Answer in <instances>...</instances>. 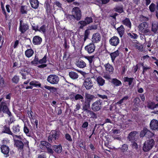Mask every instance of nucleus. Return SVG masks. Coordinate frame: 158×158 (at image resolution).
Masks as SVG:
<instances>
[{
  "instance_id": "obj_5",
  "label": "nucleus",
  "mask_w": 158,
  "mask_h": 158,
  "mask_svg": "<svg viewBox=\"0 0 158 158\" xmlns=\"http://www.w3.org/2000/svg\"><path fill=\"white\" fill-rule=\"evenodd\" d=\"M60 135V132L58 131H52L50 133V135L48 137V141L50 143H52V141L58 139Z\"/></svg>"
},
{
  "instance_id": "obj_63",
  "label": "nucleus",
  "mask_w": 158,
  "mask_h": 158,
  "mask_svg": "<svg viewBox=\"0 0 158 158\" xmlns=\"http://www.w3.org/2000/svg\"><path fill=\"white\" fill-rule=\"evenodd\" d=\"M75 108L74 110L75 112L79 110L81 108V106L80 104L79 103H77L75 106Z\"/></svg>"
},
{
  "instance_id": "obj_29",
  "label": "nucleus",
  "mask_w": 158,
  "mask_h": 158,
  "mask_svg": "<svg viewBox=\"0 0 158 158\" xmlns=\"http://www.w3.org/2000/svg\"><path fill=\"white\" fill-rule=\"evenodd\" d=\"M119 54V52L118 50H116L113 52H112L110 54L112 61L113 62H114L115 58L118 56Z\"/></svg>"
},
{
  "instance_id": "obj_24",
  "label": "nucleus",
  "mask_w": 158,
  "mask_h": 158,
  "mask_svg": "<svg viewBox=\"0 0 158 158\" xmlns=\"http://www.w3.org/2000/svg\"><path fill=\"white\" fill-rule=\"evenodd\" d=\"M30 3L32 8L36 9L39 6V2L38 0H30Z\"/></svg>"
},
{
  "instance_id": "obj_2",
  "label": "nucleus",
  "mask_w": 158,
  "mask_h": 158,
  "mask_svg": "<svg viewBox=\"0 0 158 158\" xmlns=\"http://www.w3.org/2000/svg\"><path fill=\"white\" fill-rule=\"evenodd\" d=\"M148 27V24L146 22H143L139 25L138 30L145 35H149L151 31Z\"/></svg>"
},
{
  "instance_id": "obj_49",
  "label": "nucleus",
  "mask_w": 158,
  "mask_h": 158,
  "mask_svg": "<svg viewBox=\"0 0 158 158\" xmlns=\"http://www.w3.org/2000/svg\"><path fill=\"white\" fill-rule=\"evenodd\" d=\"M120 149L122 152H124L127 151L128 149V146L126 144H124L122 145Z\"/></svg>"
},
{
  "instance_id": "obj_30",
  "label": "nucleus",
  "mask_w": 158,
  "mask_h": 158,
  "mask_svg": "<svg viewBox=\"0 0 158 158\" xmlns=\"http://www.w3.org/2000/svg\"><path fill=\"white\" fill-rule=\"evenodd\" d=\"M137 133L136 131H134L130 133L128 137L129 140L131 141H133L135 139V137Z\"/></svg>"
},
{
  "instance_id": "obj_21",
  "label": "nucleus",
  "mask_w": 158,
  "mask_h": 158,
  "mask_svg": "<svg viewBox=\"0 0 158 158\" xmlns=\"http://www.w3.org/2000/svg\"><path fill=\"white\" fill-rule=\"evenodd\" d=\"M42 41V38L38 36L34 37L33 40V43L35 45H39Z\"/></svg>"
},
{
  "instance_id": "obj_44",
  "label": "nucleus",
  "mask_w": 158,
  "mask_h": 158,
  "mask_svg": "<svg viewBox=\"0 0 158 158\" xmlns=\"http://www.w3.org/2000/svg\"><path fill=\"white\" fill-rule=\"evenodd\" d=\"M23 131L27 136L29 137L31 136V133L29 132V129L25 125L24 126Z\"/></svg>"
},
{
  "instance_id": "obj_60",
  "label": "nucleus",
  "mask_w": 158,
  "mask_h": 158,
  "mask_svg": "<svg viewBox=\"0 0 158 158\" xmlns=\"http://www.w3.org/2000/svg\"><path fill=\"white\" fill-rule=\"evenodd\" d=\"M44 87L46 89H47L48 90H50V91H51V90H55L56 89L53 87L50 86H47V85H45L44 86Z\"/></svg>"
},
{
  "instance_id": "obj_45",
  "label": "nucleus",
  "mask_w": 158,
  "mask_h": 158,
  "mask_svg": "<svg viewBox=\"0 0 158 158\" xmlns=\"http://www.w3.org/2000/svg\"><path fill=\"white\" fill-rule=\"evenodd\" d=\"M129 97L128 96H126L124 97L122 99H121L116 103L117 105H121L122 103L125 102L128 99Z\"/></svg>"
},
{
  "instance_id": "obj_26",
  "label": "nucleus",
  "mask_w": 158,
  "mask_h": 158,
  "mask_svg": "<svg viewBox=\"0 0 158 158\" xmlns=\"http://www.w3.org/2000/svg\"><path fill=\"white\" fill-rule=\"evenodd\" d=\"M111 82L115 86H118L121 85V82L116 78H113L111 79Z\"/></svg>"
},
{
  "instance_id": "obj_25",
  "label": "nucleus",
  "mask_w": 158,
  "mask_h": 158,
  "mask_svg": "<svg viewBox=\"0 0 158 158\" xmlns=\"http://www.w3.org/2000/svg\"><path fill=\"white\" fill-rule=\"evenodd\" d=\"M85 99L87 101V102H89L90 103L92 100L95 98V97L94 95H91L87 93H85Z\"/></svg>"
},
{
  "instance_id": "obj_16",
  "label": "nucleus",
  "mask_w": 158,
  "mask_h": 158,
  "mask_svg": "<svg viewBox=\"0 0 158 158\" xmlns=\"http://www.w3.org/2000/svg\"><path fill=\"white\" fill-rule=\"evenodd\" d=\"M39 147L40 148L43 150L46 148L47 150L51 148V144L47 141H42L39 145Z\"/></svg>"
},
{
  "instance_id": "obj_14",
  "label": "nucleus",
  "mask_w": 158,
  "mask_h": 158,
  "mask_svg": "<svg viewBox=\"0 0 158 158\" xmlns=\"http://www.w3.org/2000/svg\"><path fill=\"white\" fill-rule=\"evenodd\" d=\"M1 152L6 157L9 156V153L10 151L9 147L6 145H3L1 147Z\"/></svg>"
},
{
  "instance_id": "obj_32",
  "label": "nucleus",
  "mask_w": 158,
  "mask_h": 158,
  "mask_svg": "<svg viewBox=\"0 0 158 158\" xmlns=\"http://www.w3.org/2000/svg\"><path fill=\"white\" fill-rule=\"evenodd\" d=\"M85 114H86L87 116H90V117L93 118H97V115L92 111L89 110L85 112Z\"/></svg>"
},
{
  "instance_id": "obj_34",
  "label": "nucleus",
  "mask_w": 158,
  "mask_h": 158,
  "mask_svg": "<svg viewBox=\"0 0 158 158\" xmlns=\"http://www.w3.org/2000/svg\"><path fill=\"white\" fill-rule=\"evenodd\" d=\"M53 150L58 153H60L62 151V147L61 145H53L52 146Z\"/></svg>"
},
{
  "instance_id": "obj_12",
  "label": "nucleus",
  "mask_w": 158,
  "mask_h": 158,
  "mask_svg": "<svg viewBox=\"0 0 158 158\" xmlns=\"http://www.w3.org/2000/svg\"><path fill=\"white\" fill-rule=\"evenodd\" d=\"M109 43L112 46H116L119 43V39L117 36H113L110 39Z\"/></svg>"
},
{
  "instance_id": "obj_7",
  "label": "nucleus",
  "mask_w": 158,
  "mask_h": 158,
  "mask_svg": "<svg viewBox=\"0 0 158 158\" xmlns=\"http://www.w3.org/2000/svg\"><path fill=\"white\" fill-rule=\"evenodd\" d=\"M72 12L75 19L79 21L81 19L82 16L81 11L78 7H74L73 8Z\"/></svg>"
},
{
  "instance_id": "obj_20",
  "label": "nucleus",
  "mask_w": 158,
  "mask_h": 158,
  "mask_svg": "<svg viewBox=\"0 0 158 158\" xmlns=\"http://www.w3.org/2000/svg\"><path fill=\"white\" fill-rule=\"evenodd\" d=\"M64 16L65 17L64 19V20L65 21L68 20L71 23H72L73 20L75 19L73 14H65Z\"/></svg>"
},
{
  "instance_id": "obj_4",
  "label": "nucleus",
  "mask_w": 158,
  "mask_h": 158,
  "mask_svg": "<svg viewBox=\"0 0 158 158\" xmlns=\"http://www.w3.org/2000/svg\"><path fill=\"white\" fill-rule=\"evenodd\" d=\"M2 111L3 113L7 114L10 118V120L12 119V121H13V118L12 116L11 113L9 110L6 103L5 102H2L0 104V111Z\"/></svg>"
},
{
  "instance_id": "obj_40",
  "label": "nucleus",
  "mask_w": 158,
  "mask_h": 158,
  "mask_svg": "<svg viewBox=\"0 0 158 158\" xmlns=\"http://www.w3.org/2000/svg\"><path fill=\"white\" fill-rule=\"evenodd\" d=\"M78 25L79 26V28L82 29L84 27L86 26L87 24L85 20H81L78 22Z\"/></svg>"
},
{
  "instance_id": "obj_3",
  "label": "nucleus",
  "mask_w": 158,
  "mask_h": 158,
  "mask_svg": "<svg viewBox=\"0 0 158 158\" xmlns=\"http://www.w3.org/2000/svg\"><path fill=\"white\" fill-rule=\"evenodd\" d=\"M155 144L154 140L149 139L146 140L144 143L143 149L144 152H148L153 147Z\"/></svg>"
},
{
  "instance_id": "obj_11",
  "label": "nucleus",
  "mask_w": 158,
  "mask_h": 158,
  "mask_svg": "<svg viewBox=\"0 0 158 158\" xmlns=\"http://www.w3.org/2000/svg\"><path fill=\"white\" fill-rule=\"evenodd\" d=\"M19 31L22 33H24L28 29V25L26 23H23V21L21 20L20 22V26Z\"/></svg>"
},
{
  "instance_id": "obj_6",
  "label": "nucleus",
  "mask_w": 158,
  "mask_h": 158,
  "mask_svg": "<svg viewBox=\"0 0 158 158\" xmlns=\"http://www.w3.org/2000/svg\"><path fill=\"white\" fill-rule=\"evenodd\" d=\"M47 81L52 84H57L59 81V77L55 74H51L47 78Z\"/></svg>"
},
{
  "instance_id": "obj_28",
  "label": "nucleus",
  "mask_w": 158,
  "mask_h": 158,
  "mask_svg": "<svg viewBox=\"0 0 158 158\" xmlns=\"http://www.w3.org/2000/svg\"><path fill=\"white\" fill-rule=\"evenodd\" d=\"M96 80L99 86H102L105 84V80L101 76L98 77Z\"/></svg>"
},
{
  "instance_id": "obj_13",
  "label": "nucleus",
  "mask_w": 158,
  "mask_h": 158,
  "mask_svg": "<svg viewBox=\"0 0 158 158\" xmlns=\"http://www.w3.org/2000/svg\"><path fill=\"white\" fill-rule=\"evenodd\" d=\"M95 46L93 43H91L86 46L85 47V50L89 53H91L95 51Z\"/></svg>"
},
{
  "instance_id": "obj_50",
  "label": "nucleus",
  "mask_w": 158,
  "mask_h": 158,
  "mask_svg": "<svg viewBox=\"0 0 158 158\" xmlns=\"http://www.w3.org/2000/svg\"><path fill=\"white\" fill-rule=\"evenodd\" d=\"M128 35L131 38L133 39H136L138 37V35L134 33H129L128 34Z\"/></svg>"
},
{
  "instance_id": "obj_59",
  "label": "nucleus",
  "mask_w": 158,
  "mask_h": 158,
  "mask_svg": "<svg viewBox=\"0 0 158 158\" xmlns=\"http://www.w3.org/2000/svg\"><path fill=\"white\" fill-rule=\"evenodd\" d=\"M27 9L25 6H21V11L22 14H24L27 13Z\"/></svg>"
},
{
  "instance_id": "obj_43",
  "label": "nucleus",
  "mask_w": 158,
  "mask_h": 158,
  "mask_svg": "<svg viewBox=\"0 0 158 158\" xmlns=\"http://www.w3.org/2000/svg\"><path fill=\"white\" fill-rule=\"evenodd\" d=\"M149 108L151 109H154L155 108H158V103L156 105H154L153 103H151L148 106ZM156 114H158V110L155 112Z\"/></svg>"
},
{
  "instance_id": "obj_9",
  "label": "nucleus",
  "mask_w": 158,
  "mask_h": 158,
  "mask_svg": "<svg viewBox=\"0 0 158 158\" xmlns=\"http://www.w3.org/2000/svg\"><path fill=\"white\" fill-rule=\"evenodd\" d=\"M69 97L71 99L75 100L77 101L79 100L83 102L84 101V98L83 94H81L73 93L69 95Z\"/></svg>"
},
{
  "instance_id": "obj_42",
  "label": "nucleus",
  "mask_w": 158,
  "mask_h": 158,
  "mask_svg": "<svg viewBox=\"0 0 158 158\" xmlns=\"http://www.w3.org/2000/svg\"><path fill=\"white\" fill-rule=\"evenodd\" d=\"M30 85H33L35 87H40L41 85V84L39 82L36 81H31L30 83Z\"/></svg>"
},
{
  "instance_id": "obj_23",
  "label": "nucleus",
  "mask_w": 158,
  "mask_h": 158,
  "mask_svg": "<svg viewBox=\"0 0 158 158\" xmlns=\"http://www.w3.org/2000/svg\"><path fill=\"white\" fill-rule=\"evenodd\" d=\"M76 65L80 68H83L86 67V64L85 61L80 59L77 62Z\"/></svg>"
},
{
  "instance_id": "obj_38",
  "label": "nucleus",
  "mask_w": 158,
  "mask_h": 158,
  "mask_svg": "<svg viewBox=\"0 0 158 158\" xmlns=\"http://www.w3.org/2000/svg\"><path fill=\"white\" fill-rule=\"evenodd\" d=\"M12 129L13 133L17 134L20 131V127L19 125H14Z\"/></svg>"
},
{
  "instance_id": "obj_41",
  "label": "nucleus",
  "mask_w": 158,
  "mask_h": 158,
  "mask_svg": "<svg viewBox=\"0 0 158 158\" xmlns=\"http://www.w3.org/2000/svg\"><path fill=\"white\" fill-rule=\"evenodd\" d=\"M114 10L116 12L121 13L123 11V8L122 6H116L114 8Z\"/></svg>"
},
{
  "instance_id": "obj_48",
  "label": "nucleus",
  "mask_w": 158,
  "mask_h": 158,
  "mask_svg": "<svg viewBox=\"0 0 158 158\" xmlns=\"http://www.w3.org/2000/svg\"><path fill=\"white\" fill-rule=\"evenodd\" d=\"M19 80V77L17 75H15L12 78V80L13 83L17 84Z\"/></svg>"
},
{
  "instance_id": "obj_64",
  "label": "nucleus",
  "mask_w": 158,
  "mask_h": 158,
  "mask_svg": "<svg viewBox=\"0 0 158 158\" xmlns=\"http://www.w3.org/2000/svg\"><path fill=\"white\" fill-rule=\"evenodd\" d=\"M38 158H46V154L44 153L41 154H39L38 156Z\"/></svg>"
},
{
  "instance_id": "obj_55",
  "label": "nucleus",
  "mask_w": 158,
  "mask_h": 158,
  "mask_svg": "<svg viewBox=\"0 0 158 158\" xmlns=\"http://www.w3.org/2000/svg\"><path fill=\"white\" fill-rule=\"evenodd\" d=\"M38 31L42 32L44 33H45L46 31V27L44 25H43L40 27V29H38Z\"/></svg>"
},
{
  "instance_id": "obj_53",
  "label": "nucleus",
  "mask_w": 158,
  "mask_h": 158,
  "mask_svg": "<svg viewBox=\"0 0 158 158\" xmlns=\"http://www.w3.org/2000/svg\"><path fill=\"white\" fill-rule=\"evenodd\" d=\"M150 11L151 12H153L155 10V5L153 3H152L149 7Z\"/></svg>"
},
{
  "instance_id": "obj_47",
  "label": "nucleus",
  "mask_w": 158,
  "mask_h": 158,
  "mask_svg": "<svg viewBox=\"0 0 158 158\" xmlns=\"http://www.w3.org/2000/svg\"><path fill=\"white\" fill-rule=\"evenodd\" d=\"M6 83L3 78L0 76V86L2 87H4L5 86Z\"/></svg>"
},
{
  "instance_id": "obj_46",
  "label": "nucleus",
  "mask_w": 158,
  "mask_h": 158,
  "mask_svg": "<svg viewBox=\"0 0 158 158\" xmlns=\"http://www.w3.org/2000/svg\"><path fill=\"white\" fill-rule=\"evenodd\" d=\"M85 21L86 22L87 24H89L93 22L92 18L91 17H86L85 19Z\"/></svg>"
},
{
  "instance_id": "obj_22",
  "label": "nucleus",
  "mask_w": 158,
  "mask_h": 158,
  "mask_svg": "<svg viewBox=\"0 0 158 158\" xmlns=\"http://www.w3.org/2000/svg\"><path fill=\"white\" fill-rule=\"evenodd\" d=\"M104 66L106 71L108 72L110 74L113 73L114 69L111 65L109 63H107L104 65Z\"/></svg>"
},
{
  "instance_id": "obj_8",
  "label": "nucleus",
  "mask_w": 158,
  "mask_h": 158,
  "mask_svg": "<svg viewBox=\"0 0 158 158\" xmlns=\"http://www.w3.org/2000/svg\"><path fill=\"white\" fill-rule=\"evenodd\" d=\"M102 102L100 99L95 102L91 105L92 109L94 111L99 110L102 108Z\"/></svg>"
},
{
  "instance_id": "obj_52",
  "label": "nucleus",
  "mask_w": 158,
  "mask_h": 158,
  "mask_svg": "<svg viewBox=\"0 0 158 158\" xmlns=\"http://www.w3.org/2000/svg\"><path fill=\"white\" fill-rule=\"evenodd\" d=\"M140 20L142 22H146L149 20L148 17H145L143 15H141L140 16Z\"/></svg>"
},
{
  "instance_id": "obj_57",
  "label": "nucleus",
  "mask_w": 158,
  "mask_h": 158,
  "mask_svg": "<svg viewBox=\"0 0 158 158\" xmlns=\"http://www.w3.org/2000/svg\"><path fill=\"white\" fill-rule=\"evenodd\" d=\"M38 58L36 56H35V58L33 60L31 61V64H37L38 62H39Z\"/></svg>"
},
{
  "instance_id": "obj_27",
  "label": "nucleus",
  "mask_w": 158,
  "mask_h": 158,
  "mask_svg": "<svg viewBox=\"0 0 158 158\" xmlns=\"http://www.w3.org/2000/svg\"><path fill=\"white\" fill-rule=\"evenodd\" d=\"M3 132L4 133L12 135L13 137V135H15L12 133L10 131L9 127L6 125H5L4 126Z\"/></svg>"
},
{
  "instance_id": "obj_36",
  "label": "nucleus",
  "mask_w": 158,
  "mask_h": 158,
  "mask_svg": "<svg viewBox=\"0 0 158 158\" xmlns=\"http://www.w3.org/2000/svg\"><path fill=\"white\" fill-rule=\"evenodd\" d=\"M118 32L121 37H122L124 33V28L123 25H121L117 29Z\"/></svg>"
},
{
  "instance_id": "obj_56",
  "label": "nucleus",
  "mask_w": 158,
  "mask_h": 158,
  "mask_svg": "<svg viewBox=\"0 0 158 158\" xmlns=\"http://www.w3.org/2000/svg\"><path fill=\"white\" fill-rule=\"evenodd\" d=\"M140 101L139 98H136L134 99L133 102L136 106H138L139 105Z\"/></svg>"
},
{
  "instance_id": "obj_35",
  "label": "nucleus",
  "mask_w": 158,
  "mask_h": 158,
  "mask_svg": "<svg viewBox=\"0 0 158 158\" xmlns=\"http://www.w3.org/2000/svg\"><path fill=\"white\" fill-rule=\"evenodd\" d=\"M90 106V103L89 102L85 101L82 106V110L86 112L88 111Z\"/></svg>"
},
{
  "instance_id": "obj_37",
  "label": "nucleus",
  "mask_w": 158,
  "mask_h": 158,
  "mask_svg": "<svg viewBox=\"0 0 158 158\" xmlns=\"http://www.w3.org/2000/svg\"><path fill=\"white\" fill-rule=\"evenodd\" d=\"M69 77L73 79H76L78 78V74L74 72H71L69 73Z\"/></svg>"
},
{
  "instance_id": "obj_39",
  "label": "nucleus",
  "mask_w": 158,
  "mask_h": 158,
  "mask_svg": "<svg viewBox=\"0 0 158 158\" xmlns=\"http://www.w3.org/2000/svg\"><path fill=\"white\" fill-rule=\"evenodd\" d=\"M134 80L133 78H129L127 77H125L123 78L124 81V82H128V85H131L132 83Z\"/></svg>"
},
{
  "instance_id": "obj_61",
  "label": "nucleus",
  "mask_w": 158,
  "mask_h": 158,
  "mask_svg": "<svg viewBox=\"0 0 158 158\" xmlns=\"http://www.w3.org/2000/svg\"><path fill=\"white\" fill-rule=\"evenodd\" d=\"M151 69V67L148 66L147 65H145L144 66H143V73L144 74L145 72L147 70L149 69Z\"/></svg>"
},
{
  "instance_id": "obj_18",
  "label": "nucleus",
  "mask_w": 158,
  "mask_h": 158,
  "mask_svg": "<svg viewBox=\"0 0 158 158\" xmlns=\"http://www.w3.org/2000/svg\"><path fill=\"white\" fill-rule=\"evenodd\" d=\"M150 126L152 130L157 129L158 130V121L156 119L152 120L150 122Z\"/></svg>"
},
{
  "instance_id": "obj_19",
  "label": "nucleus",
  "mask_w": 158,
  "mask_h": 158,
  "mask_svg": "<svg viewBox=\"0 0 158 158\" xmlns=\"http://www.w3.org/2000/svg\"><path fill=\"white\" fill-rule=\"evenodd\" d=\"M151 132L147 128H144L141 132L140 136L141 137H143L145 136H148L151 135Z\"/></svg>"
},
{
  "instance_id": "obj_33",
  "label": "nucleus",
  "mask_w": 158,
  "mask_h": 158,
  "mask_svg": "<svg viewBox=\"0 0 158 158\" xmlns=\"http://www.w3.org/2000/svg\"><path fill=\"white\" fill-rule=\"evenodd\" d=\"M34 53V51L31 48L26 50L25 52V55L27 58H30L32 56Z\"/></svg>"
},
{
  "instance_id": "obj_17",
  "label": "nucleus",
  "mask_w": 158,
  "mask_h": 158,
  "mask_svg": "<svg viewBox=\"0 0 158 158\" xmlns=\"http://www.w3.org/2000/svg\"><path fill=\"white\" fill-rule=\"evenodd\" d=\"M101 39V36L99 33H96L94 34L92 36V41L93 43H98L100 41Z\"/></svg>"
},
{
  "instance_id": "obj_1",
  "label": "nucleus",
  "mask_w": 158,
  "mask_h": 158,
  "mask_svg": "<svg viewBox=\"0 0 158 158\" xmlns=\"http://www.w3.org/2000/svg\"><path fill=\"white\" fill-rule=\"evenodd\" d=\"M13 138L15 146L19 149L22 150L24 145H28V141L25 139H23L20 135H14Z\"/></svg>"
},
{
  "instance_id": "obj_54",
  "label": "nucleus",
  "mask_w": 158,
  "mask_h": 158,
  "mask_svg": "<svg viewBox=\"0 0 158 158\" xmlns=\"http://www.w3.org/2000/svg\"><path fill=\"white\" fill-rule=\"evenodd\" d=\"M94 56H86L85 57V58L89 61L90 64L92 63L93 59L94 58Z\"/></svg>"
},
{
  "instance_id": "obj_51",
  "label": "nucleus",
  "mask_w": 158,
  "mask_h": 158,
  "mask_svg": "<svg viewBox=\"0 0 158 158\" xmlns=\"http://www.w3.org/2000/svg\"><path fill=\"white\" fill-rule=\"evenodd\" d=\"M110 0H96V2L99 4H106Z\"/></svg>"
},
{
  "instance_id": "obj_31",
  "label": "nucleus",
  "mask_w": 158,
  "mask_h": 158,
  "mask_svg": "<svg viewBox=\"0 0 158 158\" xmlns=\"http://www.w3.org/2000/svg\"><path fill=\"white\" fill-rule=\"evenodd\" d=\"M123 23L130 28L131 27V23L129 19L126 18L122 21Z\"/></svg>"
},
{
  "instance_id": "obj_58",
  "label": "nucleus",
  "mask_w": 158,
  "mask_h": 158,
  "mask_svg": "<svg viewBox=\"0 0 158 158\" xmlns=\"http://www.w3.org/2000/svg\"><path fill=\"white\" fill-rule=\"evenodd\" d=\"M46 56H45L42 59H40L39 60V62L40 64H43L46 63Z\"/></svg>"
},
{
  "instance_id": "obj_10",
  "label": "nucleus",
  "mask_w": 158,
  "mask_h": 158,
  "mask_svg": "<svg viewBox=\"0 0 158 158\" xmlns=\"http://www.w3.org/2000/svg\"><path fill=\"white\" fill-rule=\"evenodd\" d=\"M83 86L87 90L91 89L93 86V84L91 79L90 77L85 78L84 81Z\"/></svg>"
},
{
  "instance_id": "obj_62",
  "label": "nucleus",
  "mask_w": 158,
  "mask_h": 158,
  "mask_svg": "<svg viewBox=\"0 0 158 158\" xmlns=\"http://www.w3.org/2000/svg\"><path fill=\"white\" fill-rule=\"evenodd\" d=\"M54 5H56L59 8H61V4L58 1H56L54 3Z\"/></svg>"
},
{
  "instance_id": "obj_15",
  "label": "nucleus",
  "mask_w": 158,
  "mask_h": 158,
  "mask_svg": "<svg viewBox=\"0 0 158 158\" xmlns=\"http://www.w3.org/2000/svg\"><path fill=\"white\" fill-rule=\"evenodd\" d=\"M151 31L154 34H158V22L157 21H154L152 23Z\"/></svg>"
}]
</instances>
